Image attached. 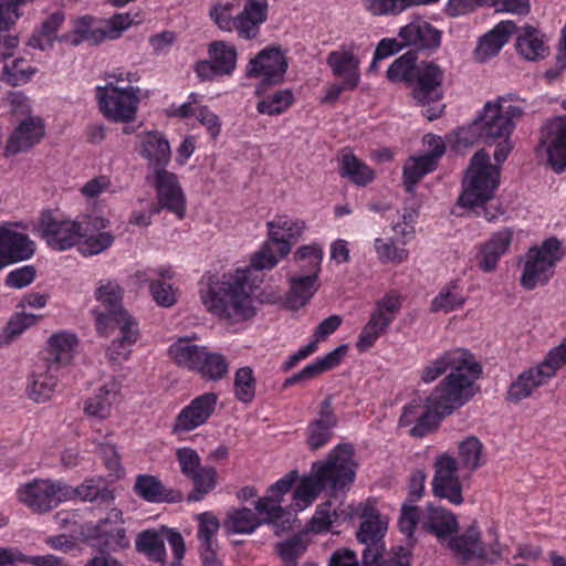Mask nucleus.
I'll list each match as a JSON object with an SVG mask.
<instances>
[{
  "label": "nucleus",
  "instance_id": "1",
  "mask_svg": "<svg viewBox=\"0 0 566 566\" xmlns=\"http://www.w3.org/2000/svg\"><path fill=\"white\" fill-rule=\"evenodd\" d=\"M269 239L253 255L250 265L238 269L221 280L213 275L200 282V298L208 312L240 322L255 315L252 293L262 281L259 272L274 268L292 250L306 229V222L287 216H276L266 223Z\"/></svg>",
  "mask_w": 566,
  "mask_h": 566
},
{
  "label": "nucleus",
  "instance_id": "2",
  "mask_svg": "<svg viewBox=\"0 0 566 566\" xmlns=\"http://www.w3.org/2000/svg\"><path fill=\"white\" fill-rule=\"evenodd\" d=\"M354 452L352 444L340 443L328 453L326 460L314 462L311 475L304 476L294 492L296 509L307 507L322 491L336 493L348 490L356 478Z\"/></svg>",
  "mask_w": 566,
  "mask_h": 566
},
{
  "label": "nucleus",
  "instance_id": "3",
  "mask_svg": "<svg viewBox=\"0 0 566 566\" xmlns=\"http://www.w3.org/2000/svg\"><path fill=\"white\" fill-rule=\"evenodd\" d=\"M451 370L443 380L437 386H444L447 391L451 389H461L465 401H470L475 395L478 388L475 381L482 374L481 365L475 360L474 356L464 348H453L439 355L436 359L430 360L420 373V379L424 384H431Z\"/></svg>",
  "mask_w": 566,
  "mask_h": 566
},
{
  "label": "nucleus",
  "instance_id": "4",
  "mask_svg": "<svg viewBox=\"0 0 566 566\" xmlns=\"http://www.w3.org/2000/svg\"><path fill=\"white\" fill-rule=\"evenodd\" d=\"M526 108V102L514 94L500 96L495 102L485 103L482 113L471 124L470 129L485 143L510 137Z\"/></svg>",
  "mask_w": 566,
  "mask_h": 566
},
{
  "label": "nucleus",
  "instance_id": "5",
  "mask_svg": "<svg viewBox=\"0 0 566 566\" xmlns=\"http://www.w3.org/2000/svg\"><path fill=\"white\" fill-rule=\"evenodd\" d=\"M268 0H245L238 11L235 0H218L209 10V17L222 31H237L239 38L251 40L258 36L260 27L268 18Z\"/></svg>",
  "mask_w": 566,
  "mask_h": 566
},
{
  "label": "nucleus",
  "instance_id": "6",
  "mask_svg": "<svg viewBox=\"0 0 566 566\" xmlns=\"http://www.w3.org/2000/svg\"><path fill=\"white\" fill-rule=\"evenodd\" d=\"M499 181L500 170L490 163L489 154L484 150L476 151L463 178L458 203L470 209L483 207L493 198Z\"/></svg>",
  "mask_w": 566,
  "mask_h": 566
},
{
  "label": "nucleus",
  "instance_id": "7",
  "mask_svg": "<svg viewBox=\"0 0 566 566\" xmlns=\"http://www.w3.org/2000/svg\"><path fill=\"white\" fill-rule=\"evenodd\" d=\"M418 524L438 539L450 537L459 527L455 515L442 506L428 504L420 515L418 506L402 504L398 521L400 532L411 539Z\"/></svg>",
  "mask_w": 566,
  "mask_h": 566
},
{
  "label": "nucleus",
  "instance_id": "8",
  "mask_svg": "<svg viewBox=\"0 0 566 566\" xmlns=\"http://www.w3.org/2000/svg\"><path fill=\"white\" fill-rule=\"evenodd\" d=\"M436 387L426 398L417 423L410 429L412 437L422 438L434 430L440 421L454 410L464 406L468 401L463 400L464 395L461 389H451L447 391L444 386Z\"/></svg>",
  "mask_w": 566,
  "mask_h": 566
},
{
  "label": "nucleus",
  "instance_id": "9",
  "mask_svg": "<svg viewBox=\"0 0 566 566\" xmlns=\"http://www.w3.org/2000/svg\"><path fill=\"white\" fill-rule=\"evenodd\" d=\"M403 297L396 291H388L375 301L368 322L361 328L356 347L363 353L371 348L385 335L402 308Z\"/></svg>",
  "mask_w": 566,
  "mask_h": 566
},
{
  "label": "nucleus",
  "instance_id": "10",
  "mask_svg": "<svg viewBox=\"0 0 566 566\" xmlns=\"http://www.w3.org/2000/svg\"><path fill=\"white\" fill-rule=\"evenodd\" d=\"M72 488L62 481L34 479L19 486L18 500L38 514L51 512L61 503L72 499Z\"/></svg>",
  "mask_w": 566,
  "mask_h": 566
},
{
  "label": "nucleus",
  "instance_id": "11",
  "mask_svg": "<svg viewBox=\"0 0 566 566\" xmlns=\"http://www.w3.org/2000/svg\"><path fill=\"white\" fill-rule=\"evenodd\" d=\"M95 97L105 118L115 123H130L136 118L140 102V88L119 87L113 82L97 86Z\"/></svg>",
  "mask_w": 566,
  "mask_h": 566
},
{
  "label": "nucleus",
  "instance_id": "12",
  "mask_svg": "<svg viewBox=\"0 0 566 566\" xmlns=\"http://www.w3.org/2000/svg\"><path fill=\"white\" fill-rule=\"evenodd\" d=\"M564 256L562 242L557 238L545 240L539 247L528 250L521 284L526 290L544 285L554 273V266Z\"/></svg>",
  "mask_w": 566,
  "mask_h": 566
},
{
  "label": "nucleus",
  "instance_id": "13",
  "mask_svg": "<svg viewBox=\"0 0 566 566\" xmlns=\"http://www.w3.org/2000/svg\"><path fill=\"white\" fill-rule=\"evenodd\" d=\"M537 153H544L551 168L560 174L566 169V115L548 119L539 130Z\"/></svg>",
  "mask_w": 566,
  "mask_h": 566
},
{
  "label": "nucleus",
  "instance_id": "14",
  "mask_svg": "<svg viewBox=\"0 0 566 566\" xmlns=\"http://www.w3.org/2000/svg\"><path fill=\"white\" fill-rule=\"evenodd\" d=\"M95 298L106 313L92 311L98 335L107 336L109 324L117 323L122 316H130L122 306L124 290L115 280H101L95 290Z\"/></svg>",
  "mask_w": 566,
  "mask_h": 566
},
{
  "label": "nucleus",
  "instance_id": "15",
  "mask_svg": "<svg viewBox=\"0 0 566 566\" xmlns=\"http://www.w3.org/2000/svg\"><path fill=\"white\" fill-rule=\"evenodd\" d=\"M434 475L432 479V493L436 497L447 500L453 505L464 502L462 483L459 478V464L455 458L443 453L436 458Z\"/></svg>",
  "mask_w": 566,
  "mask_h": 566
},
{
  "label": "nucleus",
  "instance_id": "16",
  "mask_svg": "<svg viewBox=\"0 0 566 566\" xmlns=\"http://www.w3.org/2000/svg\"><path fill=\"white\" fill-rule=\"evenodd\" d=\"M554 364L557 363L552 357L545 356L539 364L521 373L509 386L505 399L517 403L532 397L539 387L546 385L556 375Z\"/></svg>",
  "mask_w": 566,
  "mask_h": 566
},
{
  "label": "nucleus",
  "instance_id": "17",
  "mask_svg": "<svg viewBox=\"0 0 566 566\" xmlns=\"http://www.w3.org/2000/svg\"><path fill=\"white\" fill-rule=\"evenodd\" d=\"M146 180L155 188L160 207L182 219L186 200L178 177L166 168H157L147 175Z\"/></svg>",
  "mask_w": 566,
  "mask_h": 566
},
{
  "label": "nucleus",
  "instance_id": "18",
  "mask_svg": "<svg viewBox=\"0 0 566 566\" xmlns=\"http://www.w3.org/2000/svg\"><path fill=\"white\" fill-rule=\"evenodd\" d=\"M38 227L48 244L54 250H67L82 238V223L57 220L51 212L42 213Z\"/></svg>",
  "mask_w": 566,
  "mask_h": 566
},
{
  "label": "nucleus",
  "instance_id": "19",
  "mask_svg": "<svg viewBox=\"0 0 566 566\" xmlns=\"http://www.w3.org/2000/svg\"><path fill=\"white\" fill-rule=\"evenodd\" d=\"M287 70V62L282 51L276 48L262 50L250 61L247 71L249 77H262L260 87L280 84Z\"/></svg>",
  "mask_w": 566,
  "mask_h": 566
},
{
  "label": "nucleus",
  "instance_id": "20",
  "mask_svg": "<svg viewBox=\"0 0 566 566\" xmlns=\"http://www.w3.org/2000/svg\"><path fill=\"white\" fill-rule=\"evenodd\" d=\"M118 319L117 323L109 324V334L106 336H115L106 350L112 364H122L127 360L133 345L139 337L138 323L133 316H122Z\"/></svg>",
  "mask_w": 566,
  "mask_h": 566
},
{
  "label": "nucleus",
  "instance_id": "21",
  "mask_svg": "<svg viewBox=\"0 0 566 566\" xmlns=\"http://www.w3.org/2000/svg\"><path fill=\"white\" fill-rule=\"evenodd\" d=\"M443 70L433 61L421 62L416 70L413 98L420 105L439 103L442 99Z\"/></svg>",
  "mask_w": 566,
  "mask_h": 566
},
{
  "label": "nucleus",
  "instance_id": "22",
  "mask_svg": "<svg viewBox=\"0 0 566 566\" xmlns=\"http://www.w3.org/2000/svg\"><path fill=\"white\" fill-rule=\"evenodd\" d=\"M217 401L218 396L213 392H206L192 399L177 415L172 432H189L205 424L214 412Z\"/></svg>",
  "mask_w": 566,
  "mask_h": 566
},
{
  "label": "nucleus",
  "instance_id": "23",
  "mask_svg": "<svg viewBox=\"0 0 566 566\" xmlns=\"http://www.w3.org/2000/svg\"><path fill=\"white\" fill-rule=\"evenodd\" d=\"M450 549L462 560L468 562L474 558L495 560L500 558L499 544H492L486 548L481 538L478 526L472 524L465 533L452 537L449 542Z\"/></svg>",
  "mask_w": 566,
  "mask_h": 566
},
{
  "label": "nucleus",
  "instance_id": "24",
  "mask_svg": "<svg viewBox=\"0 0 566 566\" xmlns=\"http://www.w3.org/2000/svg\"><path fill=\"white\" fill-rule=\"evenodd\" d=\"M398 39L406 48L411 46L418 51H436L441 45L442 32L423 18H416L401 27Z\"/></svg>",
  "mask_w": 566,
  "mask_h": 566
},
{
  "label": "nucleus",
  "instance_id": "25",
  "mask_svg": "<svg viewBox=\"0 0 566 566\" xmlns=\"http://www.w3.org/2000/svg\"><path fill=\"white\" fill-rule=\"evenodd\" d=\"M358 45L355 42L344 43L338 50L332 51L326 59L333 74L346 81L348 91H353L359 83V59L356 55Z\"/></svg>",
  "mask_w": 566,
  "mask_h": 566
},
{
  "label": "nucleus",
  "instance_id": "26",
  "mask_svg": "<svg viewBox=\"0 0 566 566\" xmlns=\"http://www.w3.org/2000/svg\"><path fill=\"white\" fill-rule=\"evenodd\" d=\"M34 250V242L27 234L0 227V269L30 259Z\"/></svg>",
  "mask_w": 566,
  "mask_h": 566
},
{
  "label": "nucleus",
  "instance_id": "27",
  "mask_svg": "<svg viewBox=\"0 0 566 566\" xmlns=\"http://www.w3.org/2000/svg\"><path fill=\"white\" fill-rule=\"evenodd\" d=\"M337 426V418L332 407V397H326L318 413V418L310 422L306 429V443L310 450L316 451L329 442L333 429Z\"/></svg>",
  "mask_w": 566,
  "mask_h": 566
},
{
  "label": "nucleus",
  "instance_id": "28",
  "mask_svg": "<svg viewBox=\"0 0 566 566\" xmlns=\"http://www.w3.org/2000/svg\"><path fill=\"white\" fill-rule=\"evenodd\" d=\"M43 136V120L36 116H29L21 120L19 126L11 134L6 146V155H17L18 153L30 149L38 144Z\"/></svg>",
  "mask_w": 566,
  "mask_h": 566
},
{
  "label": "nucleus",
  "instance_id": "29",
  "mask_svg": "<svg viewBox=\"0 0 566 566\" xmlns=\"http://www.w3.org/2000/svg\"><path fill=\"white\" fill-rule=\"evenodd\" d=\"M134 491L143 500L150 503H178L182 501V493L178 490L167 488L154 475H137Z\"/></svg>",
  "mask_w": 566,
  "mask_h": 566
},
{
  "label": "nucleus",
  "instance_id": "30",
  "mask_svg": "<svg viewBox=\"0 0 566 566\" xmlns=\"http://www.w3.org/2000/svg\"><path fill=\"white\" fill-rule=\"evenodd\" d=\"M512 242V232L507 229L494 233L489 241L480 247L476 255L478 266L483 272H493Z\"/></svg>",
  "mask_w": 566,
  "mask_h": 566
},
{
  "label": "nucleus",
  "instance_id": "31",
  "mask_svg": "<svg viewBox=\"0 0 566 566\" xmlns=\"http://www.w3.org/2000/svg\"><path fill=\"white\" fill-rule=\"evenodd\" d=\"M169 532L175 531L167 527H163L160 531H142L135 539L136 551L146 556L148 560L164 565L166 562L165 541H167Z\"/></svg>",
  "mask_w": 566,
  "mask_h": 566
},
{
  "label": "nucleus",
  "instance_id": "32",
  "mask_svg": "<svg viewBox=\"0 0 566 566\" xmlns=\"http://www.w3.org/2000/svg\"><path fill=\"white\" fill-rule=\"evenodd\" d=\"M77 338L74 334L60 332L53 334L48 340L46 357L44 364L49 369H59L62 365H66L73 357Z\"/></svg>",
  "mask_w": 566,
  "mask_h": 566
},
{
  "label": "nucleus",
  "instance_id": "33",
  "mask_svg": "<svg viewBox=\"0 0 566 566\" xmlns=\"http://www.w3.org/2000/svg\"><path fill=\"white\" fill-rule=\"evenodd\" d=\"M515 30L516 25L511 21L499 23L493 30L480 39L474 51L475 59L479 62H484L496 55Z\"/></svg>",
  "mask_w": 566,
  "mask_h": 566
},
{
  "label": "nucleus",
  "instance_id": "34",
  "mask_svg": "<svg viewBox=\"0 0 566 566\" xmlns=\"http://www.w3.org/2000/svg\"><path fill=\"white\" fill-rule=\"evenodd\" d=\"M517 32L516 50L527 61H537L548 54L545 35L537 29L526 25L514 31Z\"/></svg>",
  "mask_w": 566,
  "mask_h": 566
},
{
  "label": "nucleus",
  "instance_id": "35",
  "mask_svg": "<svg viewBox=\"0 0 566 566\" xmlns=\"http://www.w3.org/2000/svg\"><path fill=\"white\" fill-rule=\"evenodd\" d=\"M347 345H340L324 357L317 358L314 363L304 367L301 371L287 378L284 381V387L287 388L297 382L308 381L323 373L336 367L343 357L347 354Z\"/></svg>",
  "mask_w": 566,
  "mask_h": 566
},
{
  "label": "nucleus",
  "instance_id": "36",
  "mask_svg": "<svg viewBox=\"0 0 566 566\" xmlns=\"http://www.w3.org/2000/svg\"><path fill=\"white\" fill-rule=\"evenodd\" d=\"M140 155L154 170L166 168L171 155L169 143L158 133H147L142 137Z\"/></svg>",
  "mask_w": 566,
  "mask_h": 566
},
{
  "label": "nucleus",
  "instance_id": "37",
  "mask_svg": "<svg viewBox=\"0 0 566 566\" xmlns=\"http://www.w3.org/2000/svg\"><path fill=\"white\" fill-rule=\"evenodd\" d=\"M59 369H49L46 364L36 366L32 379L28 385V395L34 402L42 403L48 401L57 385V378L53 373Z\"/></svg>",
  "mask_w": 566,
  "mask_h": 566
},
{
  "label": "nucleus",
  "instance_id": "38",
  "mask_svg": "<svg viewBox=\"0 0 566 566\" xmlns=\"http://www.w3.org/2000/svg\"><path fill=\"white\" fill-rule=\"evenodd\" d=\"M364 520L357 533V539L363 544H382L387 531V523L380 518V514L373 506H365L360 514Z\"/></svg>",
  "mask_w": 566,
  "mask_h": 566
},
{
  "label": "nucleus",
  "instance_id": "39",
  "mask_svg": "<svg viewBox=\"0 0 566 566\" xmlns=\"http://www.w3.org/2000/svg\"><path fill=\"white\" fill-rule=\"evenodd\" d=\"M206 350V347L192 344L189 338H179L170 345L168 353L178 366L195 371Z\"/></svg>",
  "mask_w": 566,
  "mask_h": 566
},
{
  "label": "nucleus",
  "instance_id": "40",
  "mask_svg": "<svg viewBox=\"0 0 566 566\" xmlns=\"http://www.w3.org/2000/svg\"><path fill=\"white\" fill-rule=\"evenodd\" d=\"M340 176L357 186H367L375 179L374 170L352 153L340 156Z\"/></svg>",
  "mask_w": 566,
  "mask_h": 566
},
{
  "label": "nucleus",
  "instance_id": "41",
  "mask_svg": "<svg viewBox=\"0 0 566 566\" xmlns=\"http://www.w3.org/2000/svg\"><path fill=\"white\" fill-rule=\"evenodd\" d=\"M261 524L258 515L248 507L232 509L227 513L223 527L228 534H251Z\"/></svg>",
  "mask_w": 566,
  "mask_h": 566
},
{
  "label": "nucleus",
  "instance_id": "42",
  "mask_svg": "<svg viewBox=\"0 0 566 566\" xmlns=\"http://www.w3.org/2000/svg\"><path fill=\"white\" fill-rule=\"evenodd\" d=\"M116 384H107L101 387L97 392L85 402L84 412L88 417L106 419L117 396Z\"/></svg>",
  "mask_w": 566,
  "mask_h": 566
},
{
  "label": "nucleus",
  "instance_id": "43",
  "mask_svg": "<svg viewBox=\"0 0 566 566\" xmlns=\"http://www.w3.org/2000/svg\"><path fill=\"white\" fill-rule=\"evenodd\" d=\"M72 499L77 496L82 501L96 503L97 505H111L114 501L113 491L109 490L102 479H88L81 485L72 489Z\"/></svg>",
  "mask_w": 566,
  "mask_h": 566
},
{
  "label": "nucleus",
  "instance_id": "44",
  "mask_svg": "<svg viewBox=\"0 0 566 566\" xmlns=\"http://www.w3.org/2000/svg\"><path fill=\"white\" fill-rule=\"evenodd\" d=\"M317 280L306 275L292 276L290 279V292L286 303L290 308L298 310L304 306L317 291Z\"/></svg>",
  "mask_w": 566,
  "mask_h": 566
},
{
  "label": "nucleus",
  "instance_id": "45",
  "mask_svg": "<svg viewBox=\"0 0 566 566\" xmlns=\"http://www.w3.org/2000/svg\"><path fill=\"white\" fill-rule=\"evenodd\" d=\"M192 482V491L188 494V502H199L213 491L218 484V472L211 465H202L188 478Z\"/></svg>",
  "mask_w": 566,
  "mask_h": 566
},
{
  "label": "nucleus",
  "instance_id": "46",
  "mask_svg": "<svg viewBox=\"0 0 566 566\" xmlns=\"http://www.w3.org/2000/svg\"><path fill=\"white\" fill-rule=\"evenodd\" d=\"M434 163V156H419L410 158L403 167V185L406 191L411 193L416 185L427 174L433 171L437 168Z\"/></svg>",
  "mask_w": 566,
  "mask_h": 566
},
{
  "label": "nucleus",
  "instance_id": "47",
  "mask_svg": "<svg viewBox=\"0 0 566 566\" xmlns=\"http://www.w3.org/2000/svg\"><path fill=\"white\" fill-rule=\"evenodd\" d=\"M459 469L473 472L484 464L483 444L476 437H468L459 444Z\"/></svg>",
  "mask_w": 566,
  "mask_h": 566
},
{
  "label": "nucleus",
  "instance_id": "48",
  "mask_svg": "<svg viewBox=\"0 0 566 566\" xmlns=\"http://www.w3.org/2000/svg\"><path fill=\"white\" fill-rule=\"evenodd\" d=\"M208 53L218 67L219 74L230 75L237 65V50L224 41H214L209 44Z\"/></svg>",
  "mask_w": 566,
  "mask_h": 566
},
{
  "label": "nucleus",
  "instance_id": "49",
  "mask_svg": "<svg viewBox=\"0 0 566 566\" xmlns=\"http://www.w3.org/2000/svg\"><path fill=\"white\" fill-rule=\"evenodd\" d=\"M465 302L459 285L455 282H450L444 285L439 294L432 300L430 311L432 313H449L455 311Z\"/></svg>",
  "mask_w": 566,
  "mask_h": 566
},
{
  "label": "nucleus",
  "instance_id": "50",
  "mask_svg": "<svg viewBox=\"0 0 566 566\" xmlns=\"http://www.w3.org/2000/svg\"><path fill=\"white\" fill-rule=\"evenodd\" d=\"M295 260L304 271L302 275L311 279H318L323 260V250L317 243L303 245L294 254Z\"/></svg>",
  "mask_w": 566,
  "mask_h": 566
},
{
  "label": "nucleus",
  "instance_id": "51",
  "mask_svg": "<svg viewBox=\"0 0 566 566\" xmlns=\"http://www.w3.org/2000/svg\"><path fill=\"white\" fill-rule=\"evenodd\" d=\"M294 103V95L291 90H280L266 95L256 104L260 114L277 116L286 112Z\"/></svg>",
  "mask_w": 566,
  "mask_h": 566
},
{
  "label": "nucleus",
  "instance_id": "52",
  "mask_svg": "<svg viewBox=\"0 0 566 566\" xmlns=\"http://www.w3.org/2000/svg\"><path fill=\"white\" fill-rule=\"evenodd\" d=\"M417 67L416 53L407 52L391 63L387 70V78L391 83H411L415 80Z\"/></svg>",
  "mask_w": 566,
  "mask_h": 566
},
{
  "label": "nucleus",
  "instance_id": "53",
  "mask_svg": "<svg viewBox=\"0 0 566 566\" xmlns=\"http://www.w3.org/2000/svg\"><path fill=\"white\" fill-rule=\"evenodd\" d=\"M229 370L227 358L219 353L205 352V357L200 360L199 367L195 370L206 380H220Z\"/></svg>",
  "mask_w": 566,
  "mask_h": 566
},
{
  "label": "nucleus",
  "instance_id": "54",
  "mask_svg": "<svg viewBox=\"0 0 566 566\" xmlns=\"http://www.w3.org/2000/svg\"><path fill=\"white\" fill-rule=\"evenodd\" d=\"M256 379L251 367H241L235 371L233 391L242 403H250L255 397Z\"/></svg>",
  "mask_w": 566,
  "mask_h": 566
},
{
  "label": "nucleus",
  "instance_id": "55",
  "mask_svg": "<svg viewBox=\"0 0 566 566\" xmlns=\"http://www.w3.org/2000/svg\"><path fill=\"white\" fill-rule=\"evenodd\" d=\"M198 522V538L202 549H217L216 535L220 528L218 517L211 512H203L196 515Z\"/></svg>",
  "mask_w": 566,
  "mask_h": 566
},
{
  "label": "nucleus",
  "instance_id": "56",
  "mask_svg": "<svg viewBox=\"0 0 566 566\" xmlns=\"http://www.w3.org/2000/svg\"><path fill=\"white\" fill-rule=\"evenodd\" d=\"M136 277L142 282H149L150 295L158 306L171 307L176 304L177 294L171 284L157 279H149L146 273H136Z\"/></svg>",
  "mask_w": 566,
  "mask_h": 566
},
{
  "label": "nucleus",
  "instance_id": "57",
  "mask_svg": "<svg viewBox=\"0 0 566 566\" xmlns=\"http://www.w3.org/2000/svg\"><path fill=\"white\" fill-rule=\"evenodd\" d=\"M35 72L36 69L24 59H14L3 67L4 80L11 86L27 84Z\"/></svg>",
  "mask_w": 566,
  "mask_h": 566
},
{
  "label": "nucleus",
  "instance_id": "58",
  "mask_svg": "<svg viewBox=\"0 0 566 566\" xmlns=\"http://www.w3.org/2000/svg\"><path fill=\"white\" fill-rule=\"evenodd\" d=\"M363 6L374 17H395L410 8V0H364Z\"/></svg>",
  "mask_w": 566,
  "mask_h": 566
},
{
  "label": "nucleus",
  "instance_id": "59",
  "mask_svg": "<svg viewBox=\"0 0 566 566\" xmlns=\"http://www.w3.org/2000/svg\"><path fill=\"white\" fill-rule=\"evenodd\" d=\"M255 511L259 515L263 516L264 523L279 524L282 521V525L290 523L291 514L286 512L281 505L276 504V500L263 496L255 503Z\"/></svg>",
  "mask_w": 566,
  "mask_h": 566
},
{
  "label": "nucleus",
  "instance_id": "60",
  "mask_svg": "<svg viewBox=\"0 0 566 566\" xmlns=\"http://www.w3.org/2000/svg\"><path fill=\"white\" fill-rule=\"evenodd\" d=\"M375 250L382 263L399 264L408 259V250L398 248L391 240L376 239Z\"/></svg>",
  "mask_w": 566,
  "mask_h": 566
},
{
  "label": "nucleus",
  "instance_id": "61",
  "mask_svg": "<svg viewBox=\"0 0 566 566\" xmlns=\"http://www.w3.org/2000/svg\"><path fill=\"white\" fill-rule=\"evenodd\" d=\"M75 34L78 36V42H88L92 44H98L105 40L104 28H93L92 17L80 18L74 28Z\"/></svg>",
  "mask_w": 566,
  "mask_h": 566
},
{
  "label": "nucleus",
  "instance_id": "62",
  "mask_svg": "<svg viewBox=\"0 0 566 566\" xmlns=\"http://www.w3.org/2000/svg\"><path fill=\"white\" fill-rule=\"evenodd\" d=\"M85 241L81 251L85 255H94L107 250L114 242V235L111 232H98L91 234H83Z\"/></svg>",
  "mask_w": 566,
  "mask_h": 566
},
{
  "label": "nucleus",
  "instance_id": "63",
  "mask_svg": "<svg viewBox=\"0 0 566 566\" xmlns=\"http://www.w3.org/2000/svg\"><path fill=\"white\" fill-rule=\"evenodd\" d=\"M276 551L283 560V565L293 566L296 564L297 558L306 552V545L302 538L293 537L283 543H279Z\"/></svg>",
  "mask_w": 566,
  "mask_h": 566
},
{
  "label": "nucleus",
  "instance_id": "64",
  "mask_svg": "<svg viewBox=\"0 0 566 566\" xmlns=\"http://www.w3.org/2000/svg\"><path fill=\"white\" fill-rule=\"evenodd\" d=\"M175 455L179 464L180 472L186 478H189L192 473L202 467L200 455L192 448H178L175 452Z\"/></svg>",
  "mask_w": 566,
  "mask_h": 566
}]
</instances>
